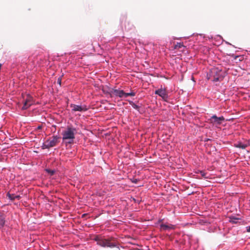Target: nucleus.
Here are the masks:
<instances>
[{"mask_svg":"<svg viewBox=\"0 0 250 250\" xmlns=\"http://www.w3.org/2000/svg\"><path fill=\"white\" fill-rule=\"evenodd\" d=\"M95 240L97 242V244L104 248H116L117 250H120L118 247L117 242L113 237L105 238L100 236H97L95 238Z\"/></svg>","mask_w":250,"mask_h":250,"instance_id":"1","label":"nucleus"},{"mask_svg":"<svg viewBox=\"0 0 250 250\" xmlns=\"http://www.w3.org/2000/svg\"><path fill=\"white\" fill-rule=\"evenodd\" d=\"M77 132L76 128L72 126H68L66 129L62 133L63 141L68 140V144H71L73 142L75 139V135Z\"/></svg>","mask_w":250,"mask_h":250,"instance_id":"2","label":"nucleus"},{"mask_svg":"<svg viewBox=\"0 0 250 250\" xmlns=\"http://www.w3.org/2000/svg\"><path fill=\"white\" fill-rule=\"evenodd\" d=\"M111 96H115L116 97L122 98H126L128 96H134L136 93L132 90L129 93H125L123 90L119 89H112L110 91Z\"/></svg>","mask_w":250,"mask_h":250,"instance_id":"3","label":"nucleus"},{"mask_svg":"<svg viewBox=\"0 0 250 250\" xmlns=\"http://www.w3.org/2000/svg\"><path fill=\"white\" fill-rule=\"evenodd\" d=\"M60 137L57 136H53L47 140L42 145V148L46 149L55 146L59 143Z\"/></svg>","mask_w":250,"mask_h":250,"instance_id":"4","label":"nucleus"},{"mask_svg":"<svg viewBox=\"0 0 250 250\" xmlns=\"http://www.w3.org/2000/svg\"><path fill=\"white\" fill-rule=\"evenodd\" d=\"M211 76L212 77V81L214 82L219 81L222 79L221 71L217 68H212L211 71Z\"/></svg>","mask_w":250,"mask_h":250,"instance_id":"5","label":"nucleus"},{"mask_svg":"<svg viewBox=\"0 0 250 250\" xmlns=\"http://www.w3.org/2000/svg\"><path fill=\"white\" fill-rule=\"evenodd\" d=\"M70 107L72 109V112H84L88 110V107L86 105H77L75 104H71L70 105Z\"/></svg>","mask_w":250,"mask_h":250,"instance_id":"6","label":"nucleus"},{"mask_svg":"<svg viewBox=\"0 0 250 250\" xmlns=\"http://www.w3.org/2000/svg\"><path fill=\"white\" fill-rule=\"evenodd\" d=\"M155 94L158 95L159 96L162 98V99L167 101L168 99V93L165 88H163L162 87L156 90L155 91Z\"/></svg>","mask_w":250,"mask_h":250,"instance_id":"7","label":"nucleus"},{"mask_svg":"<svg viewBox=\"0 0 250 250\" xmlns=\"http://www.w3.org/2000/svg\"><path fill=\"white\" fill-rule=\"evenodd\" d=\"M209 120L210 123H212L213 125H219L225 120V118L223 116L218 117L215 115H214Z\"/></svg>","mask_w":250,"mask_h":250,"instance_id":"8","label":"nucleus"},{"mask_svg":"<svg viewBox=\"0 0 250 250\" xmlns=\"http://www.w3.org/2000/svg\"><path fill=\"white\" fill-rule=\"evenodd\" d=\"M33 104V98L29 95H27V97L23 103V106L22 109L23 110L27 109Z\"/></svg>","mask_w":250,"mask_h":250,"instance_id":"9","label":"nucleus"},{"mask_svg":"<svg viewBox=\"0 0 250 250\" xmlns=\"http://www.w3.org/2000/svg\"><path fill=\"white\" fill-rule=\"evenodd\" d=\"M161 229L163 230L174 229L175 228V226L171 224H161L160 225Z\"/></svg>","mask_w":250,"mask_h":250,"instance_id":"10","label":"nucleus"},{"mask_svg":"<svg viewBox=\"0 0 250 250\" xmlns=\"http://www.w3.org/2000/svg\"><path fill=\"white\" fill-rule=\"evenodd\" d=\"M234 146L236 147H238V148H240L244 149H245L248 146V145L246 144H243L241 142H238V143L235 144L234 145Z\"/></svg>","mask_w":250,"mask_h":250,"instance_id":"11","label":"nucleus"},{"mask_svg":"<svg viewBox=\"0 0 250 250\" xmlns=\"http://www.w3.org/2000/svg\"><path fill=\"white\" fill-rule=\"evenodd\" d=\"M7 196L11 200H15V199L19 200L21 198V196L20 195H16L14 194H10L8 193L7 194Z\"/></svg>","mask_w":250,"mask_h":250,"instance_id":"12","label":"nucleus"},{"mask_svg":"<svg viewBox=\"0 0 250 250\" xmlns=\"http://www.w3.org/2000/svg\"><path fill=\"white\" fill-rule=\"evenodd\" d=\"M5 217L4 215L0 214V228L3 227L5 224Z\"/></svg>","mask_w":250,"mask_h":250,"instance_id":"13","label":"nucleus"},{"mask_svg":"<svg viewBox=\"0 0 250 250\" xmlns=\"http://www.w3.org/2000/svg\"><path fill=\"white\" fill-rule=\"evenodd\" d=\"M229 222L233 223V224H236L237 223V221L238 220V218L234 217L233 216H230L229 217Z\"/></svg>","mask_w":250,"mask_h":250,"instance_id":"14","label":"nucleus"},{"mask_svg":"<svg viewBox=\"0 0 250 250\" xmlns=\"http://www.w3.org/2000/svg\"><path fill=\"white\" fill-rule=\"evenodd\" d=\"M182 47H185L183 43L177 42L174 46L175 49H179Z\"/></svg>","mask_w":250,"mask_h":250,"instance_id":"15","label":"nucleus"},{"mask_svg":"<svg viewBox=\"0 0 250 250\" xmlns=\"http://www.w3.org/2000/svg\"><path fill=\"white\" fill-rule=\"evenodd\" d=\"M131 105H132V107L134 109H136L139 110V109L140 108V106H138V105H137L133 103V102H132Z\"/></svg>","mask_w":250,"mask_h":250,"instance_id":"16","label":"nucleus"},{"mask_svg":"<svg viewBox=\"0 0 250 250\" xmlns=\"http://www.w3.org/2000/svg\"><path fill=\"white\" fill-rule=\"evenodd\" d=\"M46 170H47V172L50 173L51 175H53L55 173V171L54 170H50V169H47Z\"/></svg>","mask_w":250,"mask_h":250,"instance_id":"17","label":"nucleus"},{"mask_svg":"<svg viewBox=\"0 0 250 250\" xmlns=\"http://www.w3.org/2000/svg\"><path fill=\"white\" fill-rule=\"evenodd\" d=\"M61 82H62V78H61V77H59V78L58 79V80H57V83H58L60 85H61Z\"/></svg>","mask_w":250,"mask_h":250,"instance_id":"18","label":"nucleus"},{"mask_svg":"<svg viewBox=\"0 0 250 250\" xmlns=\"http://www.w3.org/2000/svg\"><path fill=\"white\" fill-rule=\"evenodd\" d=\"M247 230L248 232H250V226L248 227H247Z\"/></svg>","mask_w":250,"mask_h":250,"instance_id":"19","label":"nucleus"},{"mask_svg":"<svg viewBox=\"0 0 250 250\" xmlns=\"http://www.w3.org/2000/svg\"><path fill=\"white\" fill-rule=\"evenodd\" d=\"M42 126L39 125L37 127V129H42Z\"/></svg>","mask_w":250,"mask_h":250,"instance_id":"20","label":"nucleus"}]
</instances>
